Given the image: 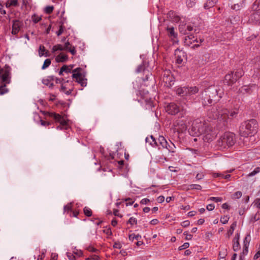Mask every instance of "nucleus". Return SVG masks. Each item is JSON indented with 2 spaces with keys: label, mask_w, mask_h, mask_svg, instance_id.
<instances>
[{
  "label": "nucleus",
  "mask_w": 260,
  "mask_h": 260,
  "mask_svg": "<svg viewBox=\"0 0 260 260\" xmlns=\"http://www.w3.org/2000/svg\"><path fill=\"white\" fill-rule=\"evenodd\" d=\"M245 4V0H229V5L232 9L239 10L242 8Z\"/></svg>",
  "instance_id": "2eb2a0df"
},
{
  "label": "nucleus",
  "mask_w": 260,
  "mask_h": 260,
  "mask_svg": "<svg viewBox=\"0 0 260 260\" xmlns=\"http://www.w3.org/2000/svg\"><path fill=\"white\" fill-rule=\"evenodd\" d=\"M237 113V110L230 111L227 108L222 106H218L215 108H212L208 115L211 119H218L220 121H225L229 118L235 116Z\"/></svg>",
  "instance_id": "f03ea898"
},
{
  "label": "nucleus",
  "mask_w": 260,
  "mask_h": 260,
  "mask_svg": "<svg viewBox=\"0 0 260 260\" xmlns=\"http://www.w3.org/2000/svg\"><path fill=\"white\" fill-rule=\"evenodd\" d=\"M240 240V233H237L236 234L233 242H239Z\"/></svg>",
  "instance_id": "680f3d73"
},
{
  "label": "nucleus",
  "mask_w": 260,
  "mask_h": 260,
  "mask_svg": "<svg viewBox=\"0 0 260 260\" xmlns=\"http://www.w3.org/2000/svg\"><path fill=\"white\" fill-rule=\"evenodd\" d=\"M69 52L71 53L72 54L75 55L76 53V50L74 47H71L68 50Z\"/></svg>",
  "instance_id": "0e129e2a"
},
{
  "label": "nucleus",
  "mask_w": 260,
  "mask_h": 260,
  "mask_svg": "<svg viewBox=\"0 0 260 260\" xmlns=\"http://www.w3.org/2000/svg\"><path fill=\"white\" fill-rule=\"evenodd\" d=\"M63 30H64V28H63V26L60 25L59 26V30L56 32L57 36H59L60 35H61L62 34V32H63Z\"/></svg>",
  "instance_id": "bf43d9fd"
},
{
  "label": "nucleus",
  "mask_w": 260,
  "mask_h": 260,
  "mask_svg": "<svg viewBox=\"0 0 260 260\" xmlns=\"http://www.w3.org/2000/svg\"><path fill=\"white\" fill-rule=\"evenodd\" d=\"M229 219L230 217L228 215H225L221 216L220 220L222 224H225L228 222Z\"/></svg>",
  "instance_id": "37998d69"
},
{
  "label": "nucleus",
  "mask_w": 260,
  "mask_h": 260,
  "mask_svg": "<svg viewBox=\"0 0 260 260\" xmlns=\"http://www.w3.org/2000/svg\"><path fill=\"white\" fill-rule=\"evenodd\" d=\"M244 75L243 71L239 69L236 71L231 72L225 76L224 82L228 85H232L236 83Z\"/></svg>",
  "instance_id": "6e6552de"
},
{
  "label": "nucleus",
  "mask_w": 260,
  "mask_h": 260,
  "mask_svg": "<svg viewBox=\"0 0 260 260\" xmlns=\"http://www.w3.org/2000/svg\"><path fill=\"white\" fill-rule=\"evenodd\" d=\"M18 4L17 0H11L8 1L6 4L7 7H10L11 6H16Z\"/></svg>",
  "instance_id": "4c0bfd02"
},
{
  "label": "nucleus",
  "mask_w": 260,
  "mask_h": 260,
  "mask_svg": "<svg viewBox=\"0 0 260 260\" xmlns=\"http://www.w3.org/2000/svg\"><path fill=\"white\" fill-rule=\"evenodd\" d=\"M160 80L164 83L165 86L169 87L174 84V78L170 70H165L162 73Z\"/></svg>",
  "instance_id": "9d476101"
},
{
  "label": "nucleus",
  "mask_w": 260,
  "mask_h": 260,
  "mask_svg": "<svg viewBox=\"0 0 260 260\" xmlns=\"http://www.w3.org/2000/svg\"><path fill=\"white\" fill-rule=\"evenodd\" d=\"M196 0H186V6L188 8H192L196 4Z\"/></svg>",
  "instance_id": "79ce46f5"
},
{
  "label": "nucleus",
  "mask_w": 260,
  "mask_h": 260,
  "mask_svg": "<svg viewBox=\"0 0 260 260\" xmlns=\"http://www.w3.org/2000/svg\"><path fill=\"white\" fill-rule=\"evenodd\" d=\"M63 209H64V213H67L70 214V213L73 210L72 208V204L70 203V204H68V205L64 206Z\"/></svg>",
  "instance_id": "c9c22d12"
},
{
  "label": "nucleus",
  "mask_w": 260,
  "mask_h": 260,
  "mask_svg": "<svg viewBox=\"0 0 260 260\" xmlns=\"http://www.w3.org/2000/svg\"><path fill=\"white\" fill-rule=\"evenodd\" d=\"M259 218H260V214L258 212H257L252 218L251 221L253 222H255V221L258 220L259 219Z\"/></svg>",
  "instance_id": "864d4df0"
},
{
  "label": "nucleus",
  "mask_w": 260,
  "mask_h": 260,
  "mask_svg": "<svg viewBox=\"0 0 260 260\" xmlns=\"http://www.w3.org/2000/svg\"><path fill=\"white\" fill-rule=\"evenodd\" d=\"M136 72L137 73H140L141 72H144L145 74H146V78L145 79H144V81L148 80V79L149 78L150 76L152 75L151 73H149L148 71L146 70L144 68V64L140 65L137 69Z\"/></svg>",
  "instance_id": "aec40b11"
},
{
  "label": "nucleus",
  "mask_w": 260,
  "mask_h": 260,
  "mask_svg": "<svg viewBox=\"0 0 260 260\" xmlns=\"http://www.w3.org/2000/svg\"><path fill=\"white\" fill-rule=\"evenodd\" d=\"M73 253L74 254V255L75 256L76 255L78 257H80V256H82V255H83L82 251L81 250H79V249H75L73 251Z\"/></svg>",
  "instance_id": "de8ad7c7"
},
{
  "label": "nucleus",
  "mask_w": 260,
  "mask_h": 260,
  "mask_svg": "<svg viewBox=\"0 0 260 260\" xmlns=\"http://www.w3.org/2000/svg\"><path fill=\"white\" fill-rule=\"evenodd\" d=\"M188 124L189 118L187 117H185L182 119L177 120L176 121L175 126L177 127L176 129L178 131L183 132L186 129Z\"/></svg>",
  "instance_id": "ddd939ff"
},
{
  "label": "nucleus",
  "mask_w": 260,
  "mask_h": 260,
  "mask_svg": "<svg viewBox=\"0 0 260 260\" xmlns=\"http://www.w3.org/2000/svg\"><path fill=\"white\" fill-rule=\"evenodd\" d=\"M203 41V39H200L199 41L193 35H190L185 37L184 42L185 45L194 48L199 47Z\"/></svg>",
  "instance_id": "9b49d317"
},
{
  "label": "nucleus",
  "mask_w": 260,
  "mask_h": 260,
  "mask_svg": "<svg viewBox=\"0 0 260 260\" xmlns=\"http://www.w3.org/2000/svg\"><path fill=\"white\" fill-rule=\"evenodd\" d=\"M84 213L87 216H90L92 215L91 210L88 207H85L84 208Z\"/></svg>",
  "instance_id": "a18cd8bd"
},
{
  "label": "nucleus",
  "mask_w": 260,
  "mask_h": 260,
  "mask_svg": "<svg viewBox=\"0 0 260 260\" xmlns=\"http://www.w3.org/2000/svg\"><path fill=\"white\" fill-rule=\"evenodd\" d=\"M250 239H251V238H250V236L249 235H247L245 239H244V240L243 241V246H249V243H250Z\"/></svg>",
  "instance_id": "ea45409f"
},
{
  "label": "nucleus",
  "mask_w": 260,
  "mask_h": 260,
  "mask_svg": "<svg viewBox=\"0 0 260 260\" xmlns=\"http://www.w3.org/2000/svg\"><path fill=\"white\" fill-rule=\"evenodd\" d=\"M73 68V66H68L67 65H63L60 70L59 72V75H62L63 72H65L66 73H71Z\"/></svg>",
  "instance_id": "393cba45"
},
{
  "label": "nucleus",
  "mask_w": 260,
  "mask_h": 260,
  "mask_svg": "<svg viewBox=\"0 0 260 260\" xmlns=\"http://www.w3.org/2000/svg\"><path fill=\"white\" fill-rule=\"evenodd\" d=\"M189 246V243H184L182 245L179 247L178 249L179 250L185 249Z\"/></svg>",
  "instance_id": "5fc2aeb1"
},
{
  "label": "nucleus",
  "mask_w": 260,
  "mask_h": 260,
  "mask_svg": "<svg viewBox=\"0 0 260 260\" xmlns=\"http://www.w3.org/2000/svg\"><path fill=\"white\" fill-rule=\"evenodd\" d=\"M251 9L254 11L260 10V0H256L253 4Z\"/></svg>",
  "instance_id": "c85d7f7f"
},
{
  "label": "nucleus",
  "mask_w": 260,
  "mask_h": 260,
  "mask_svg": "<svg viewBox=\"0 0 260 260\" xmlns=\"http://www.w3.org/2000/svg\"><path fill=\"white\" fill-rule=\"evenodd\" d=\"M210 200L215 202H220L222 200V198L220 197H211Z\"/></svg>",
  "instance_id": "4d7b16f0"
},
{
  "label": "nucleus",
  "mask_w": 260,
  "mask_h": 260,
  "mask_svg": "<svg viewBox=\"0 0 260 260\" xmlns=\"http://www.w3.org/2000/svg\"><path fill=\"white\" fill-rule=\"evenodd\" d=\"M158 141L160 145L163 148L168 146V142L163 136H160L158 138Z\"/></svg>",
  "instance_id": "c756f323"
},
{
  "label": "nucleus",
  "mask_w": 260,
  "mask_h": 260,
  "mask_svg": "<svg viewBox=\"0 0 260 260\" xmlns=\"http://www.w3.org/2000/svg\"><path fill=\"white\" fill-rule=\"evenodd\" d=\"M99 256L97 255H92L90 257L85 258V260H99Z\"/></svg>",
  "instance_id": "6e6d98bb"
},
{
  "label": "nucleus",
  "mask_w": 260,
  "mask_h": 260,
  "mask_svg": "<svg viewBox=\"0 0 260 260\" xmlns=\"http://www.w3.org/2000/svg\"><path fill=\"white\" fill-rule=\"evenodd\" d=\"M68 59V56L64 53H60L55 57V61L57 62H64Z\"/></svg>",
  "instance_id": "4be33fe9"
},
{
  "label": "nucleus",
  "mask_w": 260,
  "mask_h": 260,
  "mask_svg": "<svg viewBox=\"0 0 260 260\" xmlns=\"http://www.w3.org/2000/svg\"><path fill=\"white\" fill-rule=\"evenodd\" d=\"M187 91H188L187 87H178L176 89V93L182 96H187Z\"/></svg>",
  "instance_id": "5701e85b"
},
{
  "label": "nucleus",
  "mask_w": 260,
  "mask_h": 260,
  "mask_svg": "<svg viewBox=\"0 0 260 260\" xmlns=\"http://www.w3.org/2000/svg\"><path fill=\"white\" fill-rule=\"evenodd\" d=\"M44 85L48 86L49 87H52L53 85V82L49 79H44L42 81Z\"/></svg>",
  "instance_id": "473e14b6"
},
{
  "label": "nucleus",
  "mask_w": 260,
  "mask_h": 260,
  "mask_svg": "<svg viewBox=\"0 0 260 260\" xmlns=\"http://www.w3.org/2000/svg\"><path fill=\"white\" fill-rule=\"evenodd\" d=\"M257 127V123L254 119L245 121L240 126V135L244 137H250L251 138L256 133Z\"/></svg>",
  "instance_id": "20e7f679"
},
{
  "label": "nucleus",
  "mask_w": 260,
  "mask_h": 260,
  "mask_svg": "<svg viewBox=\"0 0 260 260\" xmlns=\"http://www.w3.org/2000/svg\"><path fill=\"white\" fill-rule=\"evenodd\" d=\"M53 6H47L45 8V12L47 14H50L53 10Z\"/></svg>",
  "instance_id": "603ef678"
},
{
  "label": "nucleus",
  "mask_w": 260,
  "mask_h": 260,
  "mask_svg": "<svg viewBox=\"0 0 260 260\" xmlns=\"http://www.w3.org/2000/svg\"><path fill=\"white\" fill-rule=\"evenodd\" d=\"M168 36L173 42V44L177 43L178 40L177 38V34L175 31L174 28L172 26H168L166 28Z\"/></svg>",
  "instance_id": "dca6fc26"
},
{
  "label": "nucleus",
  "mask_w": 260,
  "mask_h": 260,
  "mask_svg": "<svg viewBox=\"0 0 260 260\" xmlns=\"http://www.w3.org/2000/svg\"><path fill=\"white\" fill-rule=\"evenodd\" d=\"M188 189L201 190L202 186L199 184H190L188 186Z\"/></svg>",
  "instance_id": "c03bdc74"
},
{
  "label": "nucleus",
  "mask_w": 260,
  "mask_h": 260,
  "mask_svg": "<svg viewBox=\"0 0 260 260\" xmlns=\"http://www.w3.org/2000/svg\"><path fill=\"white\" fill-rule=\"evenodd\" d=\"M235 143L233 133L226 132L223 134L217 141V145L220 149H225L234 145Z\"/></svg>",
  "instance_id": "423d86ee"
},
{
  "label": "nucleus",
  "mask_w": 260,
  "mask_h": 260,
  "mask_svg": "<svg viewBox=\"0 0 260 260\" xmlns=\"http://www.w3.org/2000/svg\"><path fill=\"white\" fill-rule=\"evenodd\" d=\"M217 1V0H207L204 4V7L205 9L211 8L216 5Z\"/></svg>",
  "instance_id": "b1692460"
},
{
  "label": "nucleus",
  "mask_w": 260,
  "mask_h": 260,
  "mask_svg": "<svg viewBox=\"0 0 260 260\" xmlns=\"http://www.w3.org/2000/svg\"><path fill=\"white\" fill-rule=\"evenodd\" d=\"M164 148H166L169 152H175V145L170 142V144L168 143V146L167 147H165Z\"/></svg>",
  "instance_id": "2f4dec72"
},
{
  "label": "nucleus",
  "mask_w": 260,
  "mask_h": 260,
  "mask_svg": "<svg viewBox=\"0 0 260 260\" xmlns=\"http://www.w3.org/2000/svg\"><path fill=\"white\" fill-rule=\"evenodd\" d=\"M259 172H260V168L257 167V168H255L254 169V170L252 171L251 172L249 173L247 175V177L253 176L255 175L256 174H257V173H258Z\"/></svg>",
  "instance_id": "58836bf2"
},
{
  "label": "nucleus",
  "mask_w": 260,
  "mask_h": 260,
  "mask_svg": "<svg viewBox=\"0 0 260 260\" xmlns=\"http://www.w3.org/2000/svg\"><path fill=\"white\" fill-rule=\"evenodd\" d=\"M64 50V48L63 47V46L61 44H57L53 46L52 48L51 51L52 52L54 53L57 51H63Z\"/></svg>",
  "instance_id": "7c9ffc66"
},
{
  "label": "nucleus",
  "mask_w": 260,
  "mask_h": 260,
  "mask_svg": "<svg viewBox=\"0 0 260 260\" xmlns=\"http://www.w3.org/2000/svg\"><path fill=\"white\" fill-rule=\"evenodd\" d=\"M11 81L10 69L8 67L0 68V94H3L8 91L6 88L7 84Z\"/></svg>",
  "instance_id": "39448f33"
},
{
  "label": "nucleus",
  "mask_w": 260,
  "mask_h": 260,
  "mask_svg": "<svg viewBox=\"0 0 260 260\" xmlns=\"http://www.w3.org/2000/svg\"><path fill=\"white\" fill-rule=\"evenodd\" d=\"M87 250H88L89 251H90V252H96L98 251V250L96 248H94L92 246H88L87 248Z\"/></svg>",
  "instance_id": "338daca9"
},
{
  "label": "nucleus",
  "mask_w": 260,
  "mask_h": 260,
  "mask_svg": "<svg viewBox=\"0 0 260 260\" xmlns=\"http://www.w3.org/2000/svg\"><path fill=\"white\" fill-rule=\"evenodd\" d=\"M189 133L193 136H202V139L205 142H210L213 141L217 135V132L207 123L200 119L196 120L192 123Z\"/></svg>",
  "instance_id": "f257e3e1"
},
{
  "label": "nucleus",
  "mask_w": 260,
  "mask_h": 260,
  "mask_svg": "<svg viewBox=\"0 0 260 260\" xmlns=\"http://www.w3.org/2000/svg\"><path fill=\"white\" fill-rule=\"evenodd\" d=\"M51 59H49V58H47V59H46L44 62V63L42 67V70H45L46 69H47L48 67H49V66L51 64Z\"/></svg>",
  "instance_id": "72a5a7b5"
},
{
  "label": "nucleus",
  "mask_w": 260,
  "mask_h": 260,
  "mask_svg": "<svg viewBox=\"0 0 260 260\" xmlns=\"http://www.w3.org/2000/svg\"><path fill=\"white\" fill-rule=\"evenodd\" d=\"M254 205L258 209H260V200L257 199L255 201Z\"/></svg>",
  "instance_id": "774afa93"
},
{
  "label": "nucleus",
  "mask_w": 260,
  "mask_h": 260,
  "mask_svg": "<svg viewBox=\"0 0 260 260\" xmlns=\"http://www.w3.org/2000/svg\"><path fill=\"white\" fill-rule=\"evenodd\" d=\"M190 222L188 220H185L181 222V224L183 227H187L189 226Z\"/></svg>",
  "instance_id": "69168bd1"
},
{
  "label": "nucleus",
  "mask_w": 260,
  "mask_h": 260,
  "mask_svg": "<svg viewBox=\"0 0 260 260\" xmlns=\"http://www.w3.org/2000/svg\"><path fill=\"white\" fill-rule=\"evenodd\" d=\"M47 115L53 118L56 122L59 123V125L56 127L57 129L67 130L70 127L69 121L66 117L53 112H48Z\"/></svg>",
  "instance_id": "0eeeda50"
},
{
  "label": "nucleus",
  "mask_w": 260,
  "mask_h": 260,
  "mask_svg": "<svg viewBox=\"0 0 260 260\" xmlns=\"http://www.w3.org/2000/svg\"><path fill=\"white\" fill-rule=\"evenodd\" d=\"M242 196V193L241 191H237L235 192L233 195V198L235 199H238L240 198Z\"/></svg>",
  "instance_id": "09e8293b"
},
{
  "label": "nucleus",
  "mask_w": 260,
  "mask_h": 260,
  "mask_svg": "<svg viewBox=\"0 0 260 260\" xmlns=\"http://www.w3.org/2000/svg\"><path fill=\"white\" fill-rule=\"evenodd\" d=\"M46 49L43 45H40L39 49V56L40 57L43 56L44 53L46 51Z\"/></svg>",
  "instance_id": "a19ab883"
},
{
  "label": "nucleus",
  "mask_w": 260,
  "mask_h": 260,
  "mask_svg": "<svg viewBox=\"0 0 260 260\" xmlns=\"http://www.w3.org/2000/svg\"><path fill=\"white\" fill-rule=\"evenodd\" d=\"M237 226V221L233 222L230 226V229L228 231L226 236L228 238H230L234 233L236 227Z\"/></svg>",
  "instance_id": "cd10ccee"
},
{
  "label": "nucleus",
  "mask_w": 260,
  "mask_h": 260,
  "mask_svg": "<svg viewBox=\"0 0 260 260\" xmlns=\"http://www.w3.org/2000/svg\"><path fill=\"white\" fill-rule=\"evenodd\" d=\"M221 93H219V87L212 85L205 89L201 94V98L203 101V104L208 105L212 103L213 100H216V98H220Z\"/></svg>",
  "instance_id": "7ed1b4c3"
},
{
  "label": "nucleus",
  "mask_w": 260,
  "mask_h": 260,
  "mask_svg": "<svg viewBox=\"0 0 260 260\" xmlns=\"http://www.w3.org/2000/svg\"><path fill=\"white\" fill-rule=\"evenodd\" d=\"M185 53L183 51L179 49H176L175 50L174 57L176 63L178 64H181L182 63L183 59L185 58Z\"/></svg>",
  "instance_id": "f3484780"
},
{
  "label": "nucleus",
  "mask_w": 260,
  "mask_h": 260,
  "mask_svg": "<svg viewBox=\"0 0 260 260\" xmlns=\"http://www.w3.org/2000/svg\"><path fill=\"white\" fill-rule=\"evenodd\" d=\"M71 46L69 42H67L65 43L63 47L64 48V50H68Z\"/></svg>",
  "instance_id": "e2e57ef3"
},
{
  "label": "nucleus",
  "mask_w": 260,
  "mask_h": 260,
  "mask_svg": "<svg viewBox=\"0 0 260 260\" xmlns=\"http://www.w3.org/2000/svg\"><path fill=\"white\" fill-rule=\"evenodd\" d=\"M187 89L188 91H187V96H190L193 94H194L198 92L199 89L196 86H191L190 87H187Z\"/></svg>",
  "instance_id": "bb28decb"
},
{
  "label": "nucleus",
  "mask_w": 260,
  "mask_h": 260,
  "mask_svg": "<svg viewBox=\"0 0 260 260\" xmlns=\"http://www.w3.org/2000/svg\"><path fill=\"white\" fill-rule=\"evenodd\" d=\"M81 69L80 68L75 69L73 71L72 76L82 87H85L87 85V80L85 78L84 75L81 73Z\"/></svg>",
  "instance_id": "f8f14e48"
},
{
  "label": "nucleus",
  "mask_w": 260,
  "mask_h": 260,
  "mask_svg": "<svg viewBox=\"0 0 260 260\" xmlns=\"http://www.w3.org/2000/svg\"><path fill=\"white\" fill-rule=\"evenodd\" d=\"M183 234L186 236L185 237V239L186 240H191L192 239V235H191V234H188L186 232H185Z\"/></svg>",
  "instance_id": "052dcab7"
},
{
  "label": "nucleus",
  "mask_w": 260,
  "mask_h": 260,
  "mask_svg": "<svg viewBox=\"0 0 260 260\" xmlns=\"http://www.w3.org/2000/svg\"><path fill=\"white\" fill-rule=\"evenodd\" d=\"M139 95L141 99L139 100V102L142 104H145L146 108H150L154 107L152 99L150 97L148 91L141 90L139 92Z\"/></svg>",
  "instance_id": "1a4fd4ad"
},
{
  "label": "nucleus",
  "mask_w": 260,
  "mask_h": 260,
  "mask_svg": "<svg viewBox=\"0 0 260 260\" xmlns=\"http://www.w3.org/2000/svg\"><path fill=\"white\" fill-rule=\"evenodd\" d=\"M67 256L69 260H76V256L73 253L68 252H67Z\"/></svg>",
  "instance_id": "3c124183"
},
{
  "label": "nucleus",
  "mask_w": 260,
  "mask_h": 260,
  "mask_svg": "<svg viewBox=\"0 0 260 260\" xmlns=\"http://www.w3.org/2000/svg\"><path fill=\"white\" fill-rule=\"evenodd\" d=\"M141 238V236L139 234L135 235V234H132L129 236V240H131L132 241H133L134 239H136L137 241L140 240Z\"/></svg>",
  "instance_id": "e433bc0d"
},
{
  "label": "nucleus",
  "mask_w": 260,
  "mask_h": 260,
  "mask_svg": "<svg viewBox=\"0 0 260 260\" xmlns=\"http://www.w3.org/2000/svg\"><path fill=\"white\" fill-rule=\"evenodd\" d=\"M127 223L132 225H136L137 223V220L136 218L132 217L129 219Z\"/></svg>",
  "instance_id": "49530a36"
},
{
  "label": "nucleus",
  "mask_w": 260,
  "mask_h": 260,
  "mask_svg": "<svg viewBox=\"0 0 260 260\" xmlns=\"http://www.w3.org/2000/svg\"><path fill=\"white\" fill-rule=\"evenodd\" d=\"M145 141L147 143H148L152 147H155L157 146L156 141L153 136H150V137H147L145 139Z\"/></svg>",
  "instance_id": "a878e982"
},
{
  "label": "nucleus",
  "mask_w": 260,
  "mask_h": 260,
  "mask_svg": "<svg viewBox=\"0 0 260 260\" xmlns=\"http://www.w3.org/2000/svg\"><path fill=\"white\" fill-rule=\"evenodd\" d=\"M31 19L35 23H37L41 20L42 16L35 14L32 16Z\"/></svg>",
  "instance_id": "f704fd0d"
},
{
  "label": "nucleus",
  "mask_w": 260,
  "mask_h": 260,
  "mask_svg": "<svg viewBox=\"0 0 260 260\" xmlns=\"http://www.w3.org/2000/svg\"><path fill=\"white\" fill-rule=\"evenodd\" d=\"M166 112L171 115H175L179 111L178 106L175 103H170L166 107Z\"/></svg>",
  "instance_id": "a211bd4d"
},
{
  "label": "nucleus",
  "mask_w": 260,
  "mask_h": 260,
  "mask_svg": "<svg viewBox=\"0 0 260 260\" xmlns=\"http://www.w3.org/2000/svg\"><path fill=\"white\" fill-rule=\"evenodd\" d=\"M114 248L120 249L122 247V245L119 242H116L113 245Z\"/></svg>",
  "instance_id": "13d9d810"
},
{
  "label": "nucleus",
  "mask_w": 260,
  "mask_h": 260,
  "mask_svg": "<svg viewBox=\"0 0 260 260\" xmlns=\"http://www.w3.org/2000/svg\"><path fill=\"white\" fill-rule=\"evenodd\" d=\"M233 249L235 251H238L240 249V243L239 242H233Z\"/></svg>",
  "instance_id": "8fccbe9b"
},
{
  "label": "nucleus",
  "mask_w": 260,
  "mask_h": 260,
  "mask_svg": "<svg viewBox=\"0 0 260 260\" xmlns=\"http://www.w3.org/2000/svg\"><path fill=\"white\" fill-rule=\"evenodd\" d=\"M249 21L251 23L257 24L260 23L259 14L257 12L253 13L250 17Z\"/></svg>",
  "instance_id": "412c9836"
},
{
  "label": "nucleus",
  "mask_w": 260,
  "mask_h": 260,
  "mask_svg": "<svg viewBox=\"0 0 260 260\" xmlns=\"http://www.w3.org/2000/svg\"><path fill=\"white\" fill-rule=\"evenodd\" d=\"M257 86L252 84L250 85H244L240 87L239 89L240 93L242 94H250L254 91L257 90Z\"/></svg>",
  "instance_id": "4468645a"
},
{
  "label": "nucleus",
  "mask_w": 260,
  "mask_h": 260,
  "mask_svg": "<svg viewBox=\"0 0 260 260\" xmlns=\"http://www.w3.org/2000/svg\"><path fill=\"white\" fill-rule=\"evenodd\" d=\"M22 26V22L18 20H14L13 21L12 34L13 35H17L21 27Z\"/></svg>",
  "instance_id": "6ab92c4d"
}]
</instances>
